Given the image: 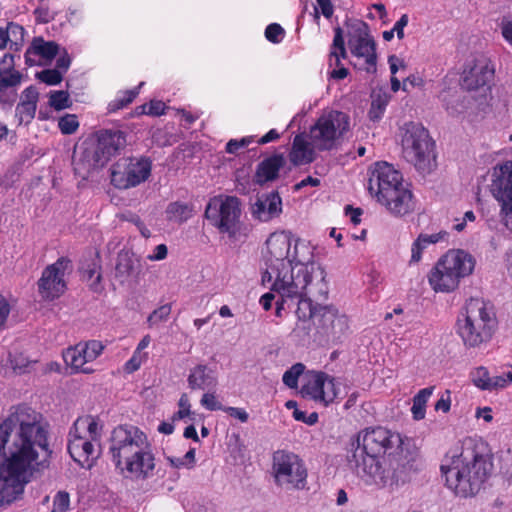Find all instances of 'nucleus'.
I'll use <instances>...</instances> for the list:
<instances>
[{"mask_svg":"<svg viewBox=\"0 0 512 512\" xmlns=\"http://www.w3.org/2000/svg\"><path fill=\"white\" fill-rule=\"evenodd\" d=\"M166 105L161 100H152L150 103L137 107L138 114H146L151 116H160L164 114Z\"/></svg>","mask_w":512,"mask_h":512,"instance_id":"obj_46","label":"nucleus"},{"mask_svg":"<svg viewBox=\"0 0 512 512\" xmlns=\"http://www.w3.org/2000/svg\"><path fill=\"white\" fill-rule=\"evenodd\" d=\"M435 387L430 386L420 389L412 399L411 414L415 421L423 420L426 416V406L433 395Z\"/></svg>","mask_w":512,"mask_h":512,"instance_id":"obj_31","label":"nucleus"},{"mask_svg":"<svg viewBox=\"0 0 512 512\" xmlns=\"http://www.w3.org/2000/svg\"><path fill=\"white\" fill-rule=\"evenodd\" d=\"M304 371H305L304 364L296 363V364L292 365L283 374V377H282L283 383L291 389L297 388L299 377L304 373Z\"/></svg>","mask_w":512,"mask_h":512,"instance_id":"obj_40","label":"nucleus"},{"mask_svg":"<svg viewBox=\"0 0 512 512\" xmlns=\"http://www.w3.org/2000/svg\"><path fill=\"white\" fill-rule=\"evenodd\" d=\"M64 258L60 257L56 263L47 266L37 282L38 295L42 301L52 302L64 292V270L60 267Z\"/></svg>","mask_w":512,"mask_h":512,"instance_id":"obj_18","label":"nucleus"},{"mask_svg":"<svg viewBox=\"0 0 512 512\" xmlns=\"http://www.w3.org/2000/svg\"><path fill=\"white\" fill-rule=\"evenodd\" d=\"M187 383L192 390H211L216 388L218 379L212 368L206 364H198L190 369Z\"/></svg>","mask_w":512,"mask_h":512,"instance_id":"obj_26","label":"nucleus"},{"mask_svg":"<svg viewBox=\"0 0 512 512\" xmlns=\"http://www.w3.org/2000/svg\"><path fill=\"white\" fill-rule=\"evenodd\" d=\"M241 203L235 196H216L210 199L205 217L220 233L236 239L241 234Z\"/></svg>","mask_w":512,"mask_h":512,"instance_id":"obj_10","label":"nucleus"},{"mask_svg":"<svg viewBox=\"0 0 512 512\" xmlns=\"http://www.w3.org/2000/svg\"><path fill=\"white\" fill-rule=\"evenodd\" d=\"M300 392L303 397L325 407L347 393L346 386L341 378L314 370L305 373Z\"/></svg>","mask_w":512,"mask_h":512,"instance_id":"obj_11","label":"nucleus"},{"mask_svg":"<svg viewBox=\"0 0 512 512\" xmlns=\"http://www.w3.org/2000/svg\"><path fill=\"white\" fill-rule=\"evenodd\" d=\"M495 68L493 63L485 58L475 59L463 72L462 86L468 91H480L486 97L494 80Z\"/></svg>","mask_w":512,"mask_h":512,"instance_id":"obj_16","label":"nucleus"},{"mask_svg":"<svg viewBox=\"0 0 512 512\" xmlns=\"http://www.w3.org/2000/svg\"><path fill=\"white\" fill-rule=\"evenodd\" d=\"M436 411H442L443 413H447L451 408V392L450 390H445L440 394L439 399L435 403L434 406Z\"/></svg>","mask_w":512,"mask_h":512,"instance_id":"obj_57","label":"nucleus"},{"mask_svg":"<svg viewBox=\"0 0 512 512\" xmlns=\"http://www.w3.org/2000/svg\"><path fill=\"white\" fill-rule=\"evenodd\" d=\"M336 310L332 306H319L318 318L313 323L328 332L331 322L335 319Z\"/></svg>","mask_w":512,"mask_h":512,"instance_id":"obj_41","label":"nucleus"},{"mask_svg":"<svg viewBox=\"0 0 512 512\" xmlns=\"http://www.w3.org/2000/svg\"><path fill=\"white\" fill-rule=\"evenodd\" d=\"M21 74L15 70H0V100L7 88L16 87L21 82Z\"/></svg>","mask_w":512,"mask_h":512,"instance_id":"obj_38","label":"nucleus"},{"mask_svg":"<svg viewBox=\"0 0 512 512\" xmlns=\"http://www.w3.org/2000/svg\"><path fill=\"white\" fill-rule=\"evenodd\" d=\"M348 329V318L344 314H340L338 310L335 313V319L330 324L329 332L335 334H342Z\"/></svg>","mask_w":512,"mask_h":512,"instance_id":"obj_52","label":"nucleus"},{"mask_svg":"<svg viewBox=\"0 0 512 512\" xmlns=\"http://www.w3.org/2000/svg\"><path fill=\"white\" fill-rule=\"evenodd\" d=\"M409 17L407 14H403L399 20L393 26V31L396 33L398 39L404 38V28L408 25Z\"/></svg>","mask_w":512,"mask_h":512,"instance_id":"obj_64","label":"nucleus"},{"mask_svg":"<svg viewBox=\"0 0 512 512\" xmlns=\"http://www.w3.org/2000/svg\"><path fill=\"white\" fill-rule=\"evenodd\" d=\"M100 267L95 262L92 261L91 263H88L86 266L83 265L81 267L82 272V278L84 281H86L89 285V287L94 292H101L102 286H101V274H100Z\"/></svg>","mask_w":512,"mask_h":512,"instance_id":"obj_35","label":"nucleus"},{"mask_svg":"<svg viewBox=\"0 0 512 512\" xmlns=\"http://www.w3.org/2000/svg\"><path fill=\"white\" fill-rule=\"evenodd\" d=\"M316 150L312 139L308 140L307 135L299 134L294 137L289 159L296 166L309 164L314 161Z\"/></svg>","mask_w":512,"mask_h":512,"instance_id":"obj_27","label":"nucleus"},{"mask_svg":"<svg viewBox=\"0 0 512 512\" xmlns=\"http://www.w3.org/2000/svg\"><path fill=\"white\" fill-rule=\"evenodd\" d=\"M75 432L82 436H87L95 444H99L100 427L95 419L92 417L78 418L74 423Z\"/></svg>","mask_w":512,"mask_h":512,"instance_id":"obj_32","label":"nucleus"},{"mask_svg":"<svg viewBox=\"0 0 512 512\" xmlns=\"http://www.w3.org/2000/svg\"><path fill=\"white\" fill-rule=\"evenodd\" d=\"M403 157L421 174H428L436 167L435 142L421 124L406 123L399 130Z\"/></svg>","mask_w":512,"mask_h":512,"instance_id":"obj_8","label":"nucleus"},{"mask_svg":"<svg viewBox=\"0 0 512 512\" xmlns=\"http://www.w3.org/2000/svg\"><path fill=\"white\" fill-rule=\"evenodd\" d=\"M97 145L94 161L97 165H105L116 156L126 145L125 134L120 130H101L97 132Z\"/></svg>","mask_w":512,"mask_h":512,"instance_id":"obj_20","label":"nucleus"},{"mask_svg":"<svg viewBox=\"0 0 512 512\" xmlns=\"http://www.w3.org/2000/svg\"><path fill=\"white\" fill-rule=\"evenodd\" d=\"M271 473L276 486L285 489L302 490L307 484V468L295 453L277 450L272 456Z\"/></svg>","mask_w":512,"mask_h":512,"instance_id":"obj_12","label":"nucleus"},{"mask_svg":"<svg viewBox=\"0 0 512 512\" xmlns=\"http://www.w3.org/2000/svg\"><path fill=\"white\" fill-rule=\"evenodd\" d=\"M348 48L355 59L353 65L357 69L368 73L376 71V44L365 22L355 21L349 25Z\"/></svg>","mask_w":512,"mask_h":512,"instance_id":"obj_13","label":"nucleus"},{"mask_svg":"<svg viewBox=\"0 0 512 512\" xmlns=\"http://www.w3.org/2000/svg\"><path fill=\"white\" fill-rule=\"evenodd\" d=\"M476 265L472 254L464 249H449L430 269L427 279L436 293H452L469 277Z\"/></svg>","mask_w":512,"mask_h":512,"instance_id":"obj_6","label":"nucleus"},{"mask_svg":"<svg viewBox=\"0 0 512 512\" xmlns=\"http://www.w3.org/2000/svg\"><path fill=\"white\" fill-rule=\"evenodd\" d=\"M252 142H253L252 137H245V138H242L241 140L232 139L227 143L226 151L231 154L236 153L240 148H244Z\"/></svg>","mask_w":512,"mask_h":512,"instance_id":"obj_59","label":"nucleus"},{"mask_svg":"<svg viewBox=\"0 0 512 512\" xmlns=\"http://www.w3.org/2000/svg\"><path fill=\"white\" fill-rule=\"evenodd\" d=\"M139 90L138 88L126 90L123 92H120L117 94L115 99L111 101L108 105V109L110 112H115L117 110H120L127 105H129L134 98L138 95Z\"/></svg>","mask_w":512,"mask_h":512,"instance_id":"obj_37","label":"nucleus"},{"mask_svg":"<svg viewBox=\"0 0 512 512\" xmlns=\"http://www.w3.org/2000/svg\"><path fill=\"white\" fill-rule=\"evenodd\" d=\"M293 417L295 420L304 422L308 425H313L318 421V414L316 412H312L307 415L306 412L299 409H295V411H293Z\"/></svg>","mask_w":512,"mask_h":512,"instance_id":"obj_60","label":"nucleus"},{"mask_svg":"<svg viewBox=\"0 0 512 512\" xmlns=\"http://www.w3.org/2000/svg\"><path fill=\"white\" fill-rule=\"evenodd\" d=\"M36 78L47 85H57L63 77L58 69H44L36 73Z\"/></svg>","mask_w":512,"mask_h":512,"instance_id":"obj_47","label":"nucleus"},{"mask_svg":"<svg viewBox=\"0 0 512 512\" xmlns=\"http://www.w3.org/2000/svg\"><path fill=\"white\" fill-rule=\"evenodd\" d=\"M402 184L401 173L387 162H377L369 171L368 190L377 201Z\"/></svg>","mask_w":512,"mask_h":512,"instance_id":"obj_17","label":"nucleus"},{"mask_svg":"<svg viewBox=\"0 0 512 512\" xmlns=\"http://www.w3.org/2000/svg\"><path fill=\"white\" fill-rule=\"evenodd\" d=\"M11 363L15 371H18L19 373H25L28 372L30 368L37 362L30 361L24 355L19 354L12 359Z\"/></svg>","mask_w":512,"mask_h":512,"instance_id":"obj_54","label":"nucleus"},{"mask_svg":"<svg viewBox=\"0 0 512 512\" xmlns=\"http://www.w3.org/2000/svg\"><path fill=\"white\" fill-rule=\"evenodd\" d=\"M34 13L37 20L43 23H47L53 19V12L50 11L48 6H46L45 0L41 1L40 5L35 9Z\"/></svg>","mask_w":512,"mask_h":512,"instance_id":"obj_58","label":"nucleus"},{"mask_svg":"<svg viewBox=\"0 0 512 512\" xmlns=\"http://www.w3.org/2000/svg\"><path fill=\"white\" fill-rule=\"evenodd\" d=\"M285 163L286 158L283 154H274L264 159L257 167L255 182L263 185L275 180L278 177L280 169L285 165Z\"/></svg>","mask_w":512,"mask_h":512,"instance_id":"obj_28","label":"nucleus"},{"mask_svg":"<svg viewBox=\"0 0 512 512\" xmlns=\"http://www.w3.org/2000/svg\"><path fill=\"white\" fill-rule=\"evenodd\" d=\"M405 441L397 432L382 427L366 429L352 441V460L356 464L357 473L367 483L380 487L391 485L386 471L381 467L379 457L394 450L404 449Z\"/></svg>","mask_w":512,"mask_h":512,"instance_id":"obj_4","label":"nucleus"},{"mask_svg":"<svg viewBox=\"0 0 512 512\" xmlns=\"http://www.w3.org/2000/svg\"><path fill=\"white\" fill-rule=\"evenodd\" d=\"M395 216H405L415 210L416 201L412 191L402 184L378 201Z\"/></svg>","mask_w":512,"mask_h":512,"instance_id":"obj_23","label":"nucleus"},{"mask_svg":"<svg viewBox=\"0 0 512 512\" xmlns=\"http://www.w3.org/2000/svg\"><path fill=\"white\" fill-rule=\"evenodd\" d=\"M104 345L100 341L91 340L85 343H79L75 347L66 351L70 359L69 367L74 373L90 374L94 369L90 365L103 352Z\"/></svg>","mask_w":512,"mask_h":512,"instance_id":"obj_19","label":"nucleus"},{"mask_svg":"<svg viewBox=\"0 0 512 512\" xmlns=\"http://www.w3.org/2000/svg\"><path fill=\"white\" fill-rule=\"evenodd\" d=\"M148 358V352H139L138 350H134L131 357L123 365L124 372L132 374L138 371L141 366L147 362Z\"/></svg>","mask_w":512,"mask_h":512,"instance_id":"obj_39","label":"nucleus"},{"mask_svg":"<svg viewBox=\"0 0 512 512\" xmlns=\"http://www.w3.org/2000/svg\"><path fill=\"white\" fill-rule=\"evenodd\" d=\"M371 97L372 102L369 110V118L372 121H379L386 110L390 96L386 92L379 90L373 91Z\"/></svg>","mask_w":512,"mask_h":512,"instance_id":"obj_34","label":"nucleus"},{"mask_svg":"<svg viewBox=\"0 0 512 512\" xmlns=\"http://www.w3.org/2000/svg\"><path fill=\"white\" fill-rule=\"evenodd\" d=\"M282 213V199L277 192H271L257 199L252 206V215L260 222H268Z\"/></svg>","mask_w":512,"mask_h":512,"instance_id":"obj_24","label":"nucleus"},{"mask_svg":"<svg viewBox=\"0 0 512 512\" xmlns=\"http://www.w3.org/2000/svg\"><path fill=\"white\" fill-rule=\"evenodd\" d=\"M224 412L229 414L231 417L237 418L242 423H245L248 421L249 415L243 408L238 407H225Z\"/></svg>","mask_w":512,"mask_h":512,"instance_id":"obj_62","label":"nucleus"},{"mask_svg":"<svg viewBox=\"0 0 512 512\" xmlns=\"http://www.w3.org/2000/svg\"><path fill=\"white\" fill-rule=\"evenodd\" d=\"M284 34V29L277 23L269 24L265 30V37L272 43L281 42Z\"/></svg>","mask_w":512,"mask_h":512,"instance_id":"obj_53","label":"nucleus"},{"mask_svg":"<svg viewBox=\"0 0 512 512\" xmlns=\"http://www.w3.org/2000/svg\"><path fill=\"white\" fill-rule=\"evenodd\" d=\"M492 466L489 456L472 440H466L461 447L446 453L440 471L447 489L457 497L468 498L479 492Z\"/></svg>","mask_w":512,"mask_h":512,"instance_id":"obj_3","label":"nucleus"},{"mask_svg":"<svg viewBox=\"0 0 512 512\" xmlns=\"http://www.w3.org/2000/svg\"><path fill=\"white\" fill-rule=\"evenodd\" d=\"M470 380L477 388L481 390L493 391V376L490 375L488 369L479 366L470 372Z\"/></svg>","mask_w":512,"mask_h":512,"instance_id":"obj_36","label":"nucleus"},{"mask_svg":"<svg viewBox=\"0 0 512 512\" xmlns=\"http://www.w3.org/2000/svg\"><path fill=\"white\" fill-rule=\"evenodd\" d=\"M201 405L209 410V411H216V410H223V405L218 401L217 396L215 392H207L202 395V398L200 400Z\"/></svg>","mask_w":512,"mask_h":512,"instance_id":"obj_51","label":"nucleus"},{"mask_svg":"<svg viewBox=\"0 0 512 512\" xmlns=\"http://www.w3.org/2000/svg\"><path fill=\"white\" fill-rule=\"evenodd\" d=\"M195 448H190L186 454L182 457H170L168 461L170 465L174 468L181 469H191L195 465Z\"/></svg>","mask_w":512,"mask_h":512,"instance_id":"obj_43","label":"nucleus"},{"mask_svg":"<svg viewBox=\"0 0 512 512\" xmlns=\"http://www.w3.org/2000/svg\"><path fill=\"white\" fill-rule=\"evenodd\" d=\"M169 222L183 224L194 215V206L191 203L174 201L168 204L165 210Z\"/></svg>","mask_w":512,"mask_h":512,"instance_id":"obj_30","label":"nucleus"},{"mask_svg":"<svg viewBox=\"0 0 512 512\" xmlns=\"http://www.w3.org/2000/svg\"><path fill=\"white\" fill-rule=\"evenodd\" d=\"M39 92L34 86L26 88L21 95V101L37 106Z\"/></svg>","mask_w":512,"mask_h":512,"instance_id":"obj_61","label":"nucleus"},{"mask_svg":"<svg viewBox=\"0 0 512 512\" xmlns=\"http://www.w3.org/2000/svg\"><path fill=\"white\" fill-rule=\"evenodd\" d=\"M96 446L98 445L88 439L87 436L75 432L74 428L70 431L67 449L71 458L81 467L90 468L92 466L93 460L99 455Z\"/></svg>","mask_w":512,"mask_h":512,"instance_id":"obj_21","label":"nucleus"},{"mask_svg":"<svg viewBox=\"0 0 512 512\" xmlns=\"http://www.w3.org/2000/svg\"><path fill=\"white\" fill-rule=\"evenodd\" d=\"M167 254V246L165 244H159L154 248L153 253L147 256V258L150 261H161L167 257Z\"/></svg>","mask_w":512,"mask_h":512,"instance_id":"obj_63","label":"nucleus"},{"mask_svg":"<svg viewBox=\"0 0 512 512\" xmlns=\"http://www.w3.org/2000/svg\"><path fill=\"white\" fill-rule=\"evenodd\" d=\"M151 168L145 157L120 160L112 168L111 183L118 189L136 187L148 179Z\"/></svg>","mask_w":512,"mask_h":512,"instance_id":"obj_15","label":"nucleus"},{"mask_svg":"<svg viewBox=\"0 0 512 512\" xmlns=\"http://www.w3.org/2000/svg\"><path fill=\"white\" fill-rule=\"evenodd\" d=\"M512 384V366L503 370L500 374L493 375V391L505 389Z\"/></svg>","mask_w":512,"mask_h":512,"instance_id":"obj_48","label":"nucleus"},{"mask_svg":"<svg viewBox=\"0 0 512 512\" xmlns=\"http://www.w3.org/2000/svg\"><path fill=\"white\" fill-rule=\"evenodd\" d=\"M172 311L171 304H164L156 308L152 311V313L147 318V323L149 327L157 326L161 322H165L168 320Z\"/></svg>","mask_w":512,"mask_h":512,"instance_id":"obj_42","label":"nucleus"},{"mask_svg":"<svg viewBox=\"0 0 512 512\" xmlns=\"http://www.w3.org/2000/svg\"><path fill=\"white\" fill-rule=\"evenodd\" d=\"M350 118L341 111H324L309 131L314 147L319 151H328L337 146L349 131Z\"/></svg>","mask_w":512,"mask_h":512,"instance_id":"obj_9","label":"nucleus"},{"mask_svg":"<svg viewBox=\"0 0 512 512\" xmlns=\"http://www.w3.org/2000/svg\"><path fill=\"white\" fill-rule=\"evenodd\" d=\"M265 271L262 282L282 299H298L296 315L309 330V321L318 318L316 300L326 299L329 285L325 269L314 260V247L306 240L295 238L289 231H277L267 238L264 252Z\"/></svg>","mask_w":512,"mask_h":512,"instance_id":"obj_1","label":"nucleus"},{"mask_svg":"<svg viewBox=\"0 0 512 512\" xmlns=\"http://www.w3.org/2000/svg\"><path fill=\"white\" fill-rule=\"evenodd\" d=\"M191 414V404L187 394H182L178 401V411L174 413L172 420L178 421L183 420L190 416Z\"/></svg>","mask_w":512,"mask_h":512,"instance_id":"obj_49","label":"nucleus"},{"mask_svg":"<svg viewBox=\"0 0 512 512\" xmlns=\"http://www.w3.org/2000/svg\"><path fill=\"white\" fill-rule=\"evenodd\" d=\"M24 29L22 26L9 23L6 28L0 27V49L6 47L8 42H11V47L15 46V50L18 49L17 39H23Z\"/></svg>","mask_w":512,"mask_h":512,"instance_id":"obj_33","label":"nucleus"},{"mask_svg":"<svg viewBox=\"0 0 512 512\" xmlns=\"http://www.w3.org/2000/svg\"><path fill=\"white\" fill-rule=\"evenodd\" d=\"M448 237L449 233L445 230L433 234L421 233L411 245L409 265L418 264L422 260L423 253L429 245L447 241Z\"/></svg>","mask_w":512,"mask_h":512,"instance_id":"obj_29","label":"nucleus"},{"mask_svg":"<svg viewBox=\"0 0 512 512\" xmlns=\"http://www.w3.org/2000/svg\"><path fill=\"white\" fill-rule=\"evenodd\" d=\"M110 454L125 477L144 480L153 475L155 458L146 434L133 425H121L112 432Z\"/></svg>","mask_w":512,"mask_h":512,"instance_id":"obj_5","label":"nucleus"},{"mask_svg":"<svg viewBox=\"0 0 512 512\" xmlns=\"http://www.w3.org/2000/svg\"><path fill=\"white\" fill-rule=\"evenodd\" d=\"M346 57L344 38L340 28L335 29L334 39L329 54V67L333 68L330 76L333 79L341 80L347 77L348 70L341 65V59Z\"/></svg>","mask_w":512,"mask_h":512,"instance_id":"obj_25","label":"nucleus"},{"mask_svg":"<svg viewBox=\"0 0 512 512\" xmlns=\"http://www.w3.org/2000/svg\"><path fill=\"white\" fill-rule=\"evenodd\" d=\"M31 413V408L18 406L0 425V505L23 494L48 456L45 431Z\"/></svg>","mask_w":512,"mask_h":512,"instance_id":"obj_2","label":"nucleus"},{"mask_svg":"<svg viewBox=\"0 0 512 512\" xmlns=\"http://www.w3.org/2000/svg\"><path fill=\"white\" fill-rule=\"evenodd\" d=\"M476 221V215L473 211L469 210L465 212L462 218H455L452 229L456 232H462L468 226V223H473Z\"/></svg>","mask_w":512,"mask_h":512,"instance_id":"obj_55","label":"nucleus"},{"mask_svg":"<svg viewBox=\"0 0 512 512\" xmlns=\"http://www.w3.org/2000/svg\"><path fill=\"white\" fill-rule=\"evenodd\" d=\"M490 191L499 205L503 225L512 232V161L492 168Z\"/></svg>","mask_w":512,"mask_h":512,"instance_id":"obj_14","label":"nucleus"},{"mask_svg":"<svg viewBox=\"0 0 512 512\" xmlns=\"http://www.w3.org/2000/svg\"><path fill=\"white\" fill-rule=\"evenodd\" d=\"M58 53L59 45L56 42L34 37L25 52V63L28 66L49 65Z\"/></svg>","mask_w":512,"mask_h":512,"instance_id":"obj_22","label":"nucleus"},{"mask_svg":"<svg viewBox=\"0 0 512 512\" xmlns=\"http://www.w3.org/2000/svg\"><path fill=\"white\" fill-rule=\"evenodd\" d=\"M36 105L20 101L16 107V117L19 119V124L30 123L36 113Z\"/></svg>","mask_w":512,"mask_h":512,"instance_id":"obj_45","label":"nucleus"},{"mask_svg":"<svg viewBox=\"0 0 512 512\" xmlns=\"http://www.w3.org/2000/svg\"><path fill=\"white\" fill-rule=\"evenodd\" d=\"M498 26L502 37L512 47V14L503 15Z\"/></svg>","mask_w":512,"mask_h":512,"instance_id":"obj_50","label":"nucleus"},{"mask_svg":"<svg viewBox=\"0 0 512 512\" xmlns=\"http://www.w3.org/2000/svg\"><path fill=\"white\" fill-rule=\"evenodd\" d=\"M443 101L445 102V109L450 115H458L463 113L467 109L465 98H461L458 95H451L449 101L443 97Z\"/></svg>","mask_w":512,"mask_h":512,"instance_id":"obj_44","label":"nucleus"},{"mask_svg":"<svg viewBox=\"0 0 512 512\" xmlns=\"http://www.w3.org/2000/svg\"><path fill=\"white\" fill-rule=\"evenodd\" d=\"M48 106L55 111H62L64 109V91H54L49 95Z\"/></svg>","mask_w":512,"mask_h":512,"instance_id":"obj_56","label":"nucleus"},{"mask_svg":"<svg viewBox=\"0 0 512 512\" xmlns=\"http://www.w3.org/2000/svg\"><path fill=\"white\" fill-rule=\"evenodd\" d=\"M495 324L492 305L482 298H470L457 319V332L467 347L488 341Z\"/></svg>","mask_w":512,"mask_h":512,"instance_id":"obj_7","label":"nucleus"}]
</instances>
